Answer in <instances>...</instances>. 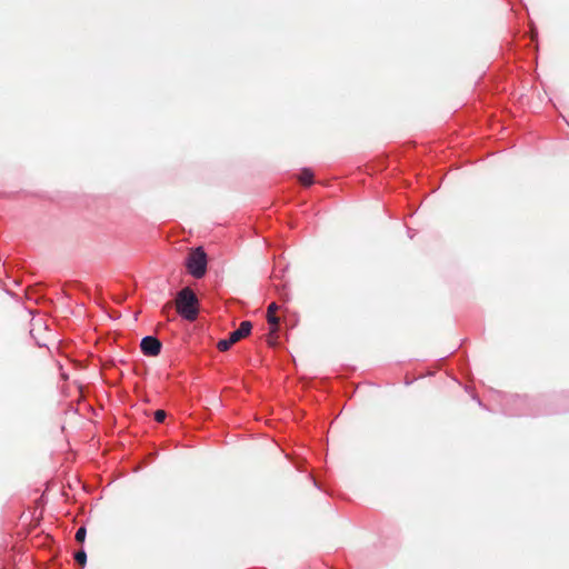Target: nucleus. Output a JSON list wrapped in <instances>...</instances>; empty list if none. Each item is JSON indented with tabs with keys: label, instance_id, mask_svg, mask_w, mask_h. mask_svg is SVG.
<instances>
[{
	"label": "nucleus",
	"instance_id": "obj_12",
	"mask_svg": "<svg viewBox=\"0 0 569 569\" xmlns=\"http://www.w3.org/2000/svg\"><path fill=\"white\" fill-rule=\"evenodd\" d=\"M171 309V302H168L163 307V312H168Z\"/></svg>",
	"mask_w": 569,
	"mask_h": 569
},
{
	"label": "nucleus",
	"instance_id": "obj_7",
	"mask_svg": "<svg viewBox=\"0 0 569 569\" xmlns=\"http://www.w3.org/2000/svg\"><path fill=\"white\" fill-rule=\"evenodd\" d=\"M74 560L81 566L84 567L87 563V553L84 550H79L74 553Z\"/></svg>",
	"mask_w": 569,
	"mask_h": 569
},
{
	"label": "nucleus",
	"instance_id": "obj_1",
	"mask_svg": "<svg viewBox=\"0 0 569 569\" xmlns=\"http://www.w3.org/2000/svg\"><path fill=\"white\" fill-rule=\"evenodd\" d=\"M198 299L190 288H183L177 296V311L187 320H194L198 316Z\"/></svg>",
	"mask_w": 569,
	"mask_h": 569
},
{
	"label": "nucleus",
	"instance_id": "obj_4",
	"mask_svg": "<svg viewBox=\"0 0 569 569\" xmlns=\"http://www.w3.org/2000/svg\"><path fill=\"white\" fill-rule=\"evenodd\" d=\"M251 329H252V325L250 321H242L240 323V327L229 335V338L231 339V341L233 343H236V342L240 341L241 339L246 338L247 336H249L251 332Z\"/></svg>",
	"mask_w": 569,
	"mask_h": 569
},
{
	"label": "nucleus",
	"instance_id": "obj_2",
	"mask_svg": "<svg viewBox=\"0 0 569 569\" xmlns=\"http://www.w3.org/2000/svg\"><path fill=\"white\" fill-rule=\"evenodd\" d=\"M208 258L202 247L191 249L187 260L186 268L196 279H201L207 272Z\"/></svg>",
	"mask_w": 569,
	"mask_h": 569
},
{
	"label": "nucleus",
	"instance_id": "obj_11",
	"mask_svg": "<svg viewBox=\"0 0 569 569\" xmlns=\"http://www.w3.org/2000/svg\"><path fill=\"white\" fill-rule=\"evenodd\" d=\"M277 338H278L277 332L274 335H271V331H270L268 335L267 341L269 345L273 346V345H276Z\"/></svg>",
	"mask_w": 569,
	"mask_h": 569
},
{
	"label": "nucleus",
	"instance_id": "obj_10",
	"mask_svg": "<svg viewBox=\"0 0 569 569\" xmlns=\"http://www.w3.org/2000/svg\"><path fill=\"white\" fill-rule=\"evenodd\" d=\"M166 417H167V413L163 410H157L154 412V419L157 422H163Z\"/></svg>",
	"mask_w": 569,
	"mask_h": 569
},
{
	"label": "nucleus",
	"instance_id": "obj_3",
	"mask_svg": "<svg viewBox=\"0 0 569 569\" xmlns=\"http://www.w3.org/2000/svg\"><path fill=\"white\" fill-rule=\"evenodd\" d=\"M140 348L143 355L156 357L161 351V342L156 337L147 336L141 340Z\"/></svg>",
	"mask_w": 569,
	"mask_h": 569
},
{
	"label": "nucleus",
	"instance_id": "obj_9",
	"mask_svg": "<svg viewBox=\"0 0 569 569\" xmlns=\"http://www.w3.org/2000/svg\"><path fill=\"white\" fill-rule=\"evenodd\" d=\"M87 530L84 527H80L76 532V540L78 542H83L86 539Z\"/></svg>",
	"mask_w": 569,
	"mask_h": 569
},
{
	"label": "nucleus",
	"instance_id": "obj_8",
	"mask_svg": "<svg viewBox=\"0 0 569 569\" xmlns=\"http://www.w3.org/2000/svg\"><path fill=\"white\" fill-rule=\"evenodd\" d=\"M232 345H234L230 338L220 340L217 345V348L220 351H227Z\"/></svg>",
	"mask_w": 569,
	"mask_h": 569
},
{
	"label": "nucleus",
	"instance_id": "obj_5",
	"mask_svg": "<svg viewBox=\"0 0 569 569\" xmlns=\"http://www.w3.org/2000/svg\"><path fill=\"white\" fill-rule=\"evenodd\" d=\"M279 307L276 302H272L268 306L267 309V320L269 325L271 326V335H274L278 332L279 328V318L276 316V312L278 311Z\"/></svg>",
	"mask_w": 569,
	"mask_h": 569
},
{
	"label": "nucleus",
	"instance_id": "obj_6",
	"mask_svg": "<svg viewBox=\"0 0 569 569\" xmlns=\"http://www.w3.org/2000/svg\"><path fill=\"white\" fill-rule=\"evenodd\" d=\"M299 181L303 186H311L313 183V173L310 169H303L299 174Z\"/></svg>",
	"mask_w": 569,
	"mask_h": 569
}]
</instances>
